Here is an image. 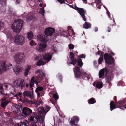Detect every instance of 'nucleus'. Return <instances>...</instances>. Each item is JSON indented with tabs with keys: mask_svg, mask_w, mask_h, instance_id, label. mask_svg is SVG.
Masks as SVG:
<instances>
[{
	"mask_svg": "<svg viewBox=\"0 0 126 126\" xmlns=\"http://www.w3.org/2000/svg\"><path fill=\"white\" fill-rule=\"evenodd\" d=\"M55 32V30L52 28H49L46 29L45 33L46 36L44 34L39 35L37 36L38 39L42 43L39 45H38L36 46V49L39 52H42L46 47L47 46L46 43L47 41L49 40V39L47 35L51 36Z\"/></svg>",
	"mask_w": 126,
	"mask_h": 126,
	"instance_id": "nucleus-1",
	"label": "nucleus"
},
{
	"mask_svg": "<svg viewBox=\"0 0 126 126\" xmlns=\"http://www.w3.org/2000/svg\"><path fill=\"white\" fill-rule=\"evenodd\" d=\"M99 78H105L106 82H109L112 80L113 78V74L112 72L109 70L106 67L101 69L99 72Z\"/></svg>",
	"mask_w": 126,
	"mask_h": 126,
	"instance_id": "nucleus-2",
	"label": "nucleus"
},
{
	"mask_svg": "<svg viewBox=\"0 0 126 126\" xmlns=\"http://www.w3.org/2000/svg\"><path fill=\"white\" fill-rule=\"evenodd\" d=\"M23 25V20L18 19L14 22L11 25V27L14 32L15 33H18L21 31Z\"/></svg>",
	"mask_w": 126,
	"mask_h": 126,
	"instance_id": "nucleus-3",
	"label": "nucleus"
},
{
	"mask_svg": "<svg viewBox=\"0 0 126 126\" xmlns=\"http://www.w3.org/2000/svg\"><path fill=\"white\" fill-rule=\"evenodd\" d=\"M116 105L114 104V102L113 101H111L110 103V109L112 111L113 109L117 108H119L122 110L126 108V98H125L124 100L121 102H116Z\"/></svg>",
	"mask_w": 126,
	"mask_h": 126,
	"instance_id": "nucleus-4",
	"label": "nucleus"
},
{
	"mask_svg": "<svg viewBox=\"0 0 126 126\" xmlns=\"http://www.w3.org/2000/svg\"><path fill=\"white\" fill-rule=\"evenodd\" d=\"M24 53H16L13 56L15 62L17 64H21L24 61Z\"/></svg>",
	"mask_w": 126,
	"mask_h": 126,
	"instance_id": "nucleus-5",
	"label": "nucleus"
},
{
	"mask_svg": "<svg viewBox=\"0 0 126 126\" xmlns=\"http://www.w3.org/2000/svg\"><path fill=\"white\" fill-rule=\"evenodd\" d=\"M51 109V107L47 105H46L44 107H39L38 109V115H41L42 117H45L46 113Z\"/></svg>",
	"mask_w": 126,
	"mask_h": 126,
	"instance_id": "nucleus-6",
	"label": "nucleus"
},
{
	"mask_svg": "<svg viewBox=\"0 0 126 126\" xmlns=\"http://www.w3.org/2000/svg\"><path fill=\"white\" fill-rule=\"evenodd\" d=\"M30 120L33 121V122L31 123V126H37V122L38 121L37 114L35 112H33L32 115L30 116Z\"/></svg>",
	"mask_w": 126,
	"mask_h": 126,
	"instance_id": "nucleus-7",
	"label": "nucleus"
},
{
	"mask_svg": "<svg viewBox=\"0 0 126 126\" xmlns=\"http://www.w3.org/2000/svg\"><path fill=\"white\" fill-rule=\"evenodd\" d=\"M104 58L106 63L110 65L113 63L114 60L111 55L105 53L104 55Z\"/></svg>",
	"mask_w": 126,
	"mask_h": 126,
	"instance_id": "nucleus-8",
	"label": "nucleus"
},
{
	"mask_svg": "<svg viewBox=\"0 0 126 126\" xmlns=\"http://www.w3.org/2000/svg\"><path fill=\"white\" fill-rule=\"evenodd\" d=\"M10 86L9 84H0V95H3L4 96V98H5V96L6 95H7V96H11V94L13 95H14L13 94L12 92L11 93L10 95V94H5L4 92L3 87H5V89H7L8 87Z\"/></svg>",
	"mask_w": 126,
	"mask_h": 126,
	"instance_id": "nucleus-9",
	"label": "nucleus"
},
{
	"mask_svg": "<svg viewBox=\"0 0 126 126\" xmlns=\"http://www.w3.org/2000/svg\"><path fill=\"white\" fill-rule=\"evenodd\" d=\"M14 38V42L17 45H22L23 44L24 37L22 35L17 34Z\"/></svg>",
	"mask_w": 126,
	"mask_h": 126,
	"instance_id": "nucleus-10",
	"label": "nucleus"
},
{
	"mask_svg": "<svg viewBox=\"0 0 126 126\" xmlns=\"http://www.w3.org/2000/svg\"><path fill=\"white\" fill-rule=\"evenodd\" d=\"M38 79V77H32L30 81V90H31L32 91L33 90V87H34V83L36 84L37 86L38 87V86L39 85L38 81L39 82H40Z\"/></svg>",
	"mask_w": 126,
	"mask_h": 126,
	"instance_id": "nucleus-11",
	"label": "nucleus"
},
{
	"mask_svg": "<svg viewBox=\"0 0 126 126\" xmlns=\"http://www.w3.org/2000/svg\"><path fill=\"white\" fill-rule=\"evenodd\" d=\"M74 8V9L77 10L81 16L84 21H86V18L85 16V14L86 13V11H84L83 8H79L76 6H75Z\"/></svg>",
	"mask_w": 126,
	"mask_h": 126,
	"instance_id": "nucleus-12",
	"label": "nucleus"
},
{
	"mask_svg": "<svg viewBox=\"0 0 126 126\" xmlns=\"http://www.w3.org/2000/svg\"><path fill=\"white\" fill-rule=\"evenodd\" d=\"M23 79H18L13 82L14 85L17 88L23 89Z\"/></svg>",
	"mask_w": 126,
	"mask_h": 126,
	"instance_id": "nucleus-13",
	"label": "nucleus"
},
{
	"mask_svg": "<svg viewBox=\"0 0 126 126\" xmlns=\"http://www.w3.org/2000/svg\"><path fill=\"white\" fill-rule=\"evenodd\" d=\"M14 110L15 111L19 113L20 116H23L24 108L22 107L20 104L18 105H16L15 106Z\"/></svg>",
	"mask_w": 126,
	"mask_h": 126,
	"instance_id": "nucleus-14",
	"label": "nucleus"
},
{
	"mask_svg": "<svg viewBox=\"0 0 126 126\" xmlns=\"http://www.w3.org/2000/svg\"><path fill=\"white\" fill-rule=\"evenodd\" d=\"M12 65L11 64H7L4 62H0V72L5 71L7 70V67H10Z\"/></svg>",
	"mask_w": 126,
	"mask_h": 126,
	"instance_id": "nucleus-15",
	"label": "nucleus"
},
{
	"mask_svg": "<svg viewBox=\"0 0 126 126\" xmlns=\"http://www.w3.org/2000/svg\"><path fill=\"white\" fill-rule=\"evenodd\" d=\"M75 68H73V69L75 77L76 78H79L81 77L82 72L80 71V69L79 67L76 66H75Z\"/></svg>",
	"mask_w": 126,
	"mask_h": 126,
	"instance_id": "nucleus-16",
	"label": "nucleus"
},
{
	"mask_svg": "<svg viewBox=\"0 0 126 126\" xmlns=\"http://www.w3.org/2000/svg\"><path fill=\"white\" fill-rule=\"evenodd\" d=\"M45 117H42L41 115H38V121L37 122V126H45L44 124Z\"/></svg>",
	"mask_w": 126,
	"mask_h": 126,
	"instance_id": "nucleus-17",
	"label": "nucleus"
},
{
	"mask_svg": "<svg viewBox=\"0 0 126 126\" xmlns=\"http://www.w3.org/2000/svg\"><path fill=\"white\" fill-rule=\"evenodd\" d=\"M70 58L71 61L70 64L74 65L77 63V60L74 58L75 55L73 52H70Z\"/></svg>",
	"mask_w": 126,
	"mask_h": 126,
	"instance_id": "nucleus-18",
	"label": "nucleus"
},
{
	"mask_svg": "<svg viewBox=\"0 0 126 126\" xmlns=\"http://www.w3.org/2000/svg\"><path fill=\"white\" fill-rule=\"evenodd\" d=\"M24 118L27 116L30 115L32 113V110L30 108L27 107H24Z\"/></svg>",
	"mask_w": 126,
	"mask_h": 126,
	"instance_id": "nucleus-19",
	"label": "nucleus"
},
{
	"mask_svg": "<svg viewBox=\"0 0 126 126\" xmlns=\"http://www.w3.org/2000/svg\"><path fill=\"white\" fill-rule=\"evenodd\" d=\"M24 96H26L30 97L32 99H33V92H31L30 91H24Z\"/></svg>",
	"mask_w": 126,
	"mask_h": 126,
	"instance_id": "nucleus-20",
	"label": "nucleus"
},
{
	"mask_svg": "<svg viewBox=\"0 0 126 126\" xmlns=\"http://www.w3.org/2000/svg\"><path fill=\"white\" fill-rule=\"evenodd\" d=\"M93 85L94 86L99 89L102 88L103 86L102 83L100 81H95L93 83Z\"/></svg>",
	"mask_w": 126,
	"mask_h": 126,
	"instance_id": "nucleus-21",
	"label": "nucleus"
},
{
	"mask_svg": "<svg viewBox=\"0 0 126 126\" xmlns=\"http://www.w3.org/2000/svg\"><path fill=\"white\" fill-rule=\"evenodd\" d=\"M1 101L0 106L3 108H4L9 103V101H8L6 100L5 98L4 99L2 98H1L0 101Z\"/></svg>",
	"mask_w": 126,
	"mask_h": 126,
	"instance_id": "nucleus-22",
	"label": "nucleus"
},
{
	"mask_svg": "<svg viewBox=\"0 0 126 126\" xmlns=\"http://www.w3.org/2000/svg\"><path fill=\"white\" fill-rule=\"evenodd\" d=\"M23 69L22 67L19 66H18L16 67L13 69L15 73L17 75L21 72Z\"/></svg>",
	"mask_w": 126,
	"mask_h": 126,
	"instance_id": "nucleus-23",
	"label": "nucleus"
},
{
	"mask_svg": "<svg viewBox=\"0 0 126 126\" xmlns=\"http://www.w3.org/2000/svg\"><path fill=\"white\" fill-rule=\"evenodd\" d=\"M52 55L49 53H46L43 56V59L45 60L49 61L51 59Z\"/></svg>",
	"mask_w": 126,
	"mask_h": 126,
	"instance_id": "nucleus-24",
	"label": "nucleus"
},
{
	"mask_svg": "<svg viewBox=\"0 0 126 126\" xmlns=\"http://www.w3.org/2000/svg\"><path fill=\"white\" fill-rule=\"evenodd\" d=\"M81 76L82 78L84 79H85L86 78H87L88 80H89L90 79V76L87 74L85 72H82Z\"/></svg>",
	"mask_w": 126,
	"mask_h": 126,
	"instance_id": "nucleus-25",
	"label": "nucleus"
},
{
	"mask_svg": "<svg viewBox=\"0 0 126 126\" xmlns=\"http://www.w3.org/2000/svg\"><path fill=\"white\" fill-rule=\"evenodd\" d=\"M31 66L30 65H28L27 66L25 70V72L24 73V76L25 77H26L27 76L31 68Z\"/></svg>",
	"mask_w": 126,
	"mask_h": 126,
	"instance_id": "nucleus-26",
	"label": "nucleus"
},
{
	"mask_svg": "<svg viewBox=\"0 0 126 126\" xmlns=\"http://www.w3.org/2000/svg\"><path fill=\"white\" fill-rule=\"evenodd\" d=\"M27 38L28 39L31 40L33 38V35L32 32H31L27 33Z\"/></svg>",
	"mask_w": 126,
	"mask_h": 126,
	"instance_id": "nucleus-27",
	"label": "nucleus"
},
{
	"mask_svg": "<svg viewBox=\"0 0 126 126\" xmlns=\"http://www.w3.org/2000/svg\"><path fill=\"white\" fill-rule=\"evenodd\" d=\"M45 74L44 73H40L38 77V79L40 78V79L42 80H43L45 76Z\"/></svg>",
	"mask_w": 126,
	"mask_h": 126,
	"instance_id": "nucleus-28",
	"label": "nucleus"
},
{
	"mask_svg": "<svg viewBox=\"0 0 126 126\" xmlns=\"http://www.w3.org/2000/svg\"><path fill=\"white\" fill-rule=\"evenodd\" d=\"M83 26L84 28L87 29L90 28L91 26V25L90 23L86 22L84 23Z\"/></svg>",
	"mask_w": 126,
	"mask_h": 126,
	"instance_id": "nucleus-29",
	"label": "nucleus"
},
{
	"mask_svg": "<svg viewBox=\"0 0 126 126\" xmlns=\"http://www.w3.org/2000/svg\"><path fill=\"white\" fill-rule=\"evenodd\" d=\"M96 101L94 98L92 97L88 100V102L89 104H93L96 102Z\"/></svg>",
	"mask_w": 126,
	"mask_h": 126,
	"instance_id": "nucleus-30",
	"label": "nucleus"
},
{
	"mask_svg": "<svg viewBox=\"0 0 126 126\" xmlns=\"http://www.w3.org/2000/svg\"><path fill=\"white\" fill-rule=\"evenodd\" d=\"M24 105L31 104L32 103V102L27 99H25L24 97Z\"/></svg>",
	"mask_w": 126,
	"mask_h": 126,
	"instance_id": "nucleus-31",
	"label": "nucleus"
},
{
	"mask_svg": "<svg viewBox=\"0 0 126 126\" xmlns=\"http://www.w3.org/2000/svg\"><path fill=\"white\" fill-rule=\"evenodd\" d=\"M45 64V63L44 61L41 60H40L38 61L36 65L37 66H40L44 65Z\"/></svg>",
	"mask_w": 126,
	"mask_h": 126,
	"instance_id": "nucleus-32",
	"label": "nucleus"
},
{
	"mask_svg": "<svg viewBox=\"0 0 126 126\" xmlns=\"http://www.w3.org/2000/svg\"><path fill=\"white\" fill-rule=\"evenodd\" d=\"M71 34L70 33H69V31H67V32H63V33H66L67 32L68 33V35H69V36H71L72 35H75V33L74 32V31L73 29H72L71 30Z\"/></svg>",
	"mask_w": 126,
	"mask_h": 126,
	"instance_id": "nucleus-33",
	"label": "nucleus"
},
{
	"mask_svg": "<svg viewBox=\"0 0 126 126\" xmlns=\"http://www.w3.org/2000/svg\"><path fill=\"white\" fill-rule=\"evenodd\" d=\"M77 62L78 65L81 67L83 64L81 59L80 58L77 61Z\"/></svg>",
	"mask_w": 126,
	"mask_h": 126,
	"instance_id": "nucleus-34",
	"label": "nucleus"
},
{
	"mask_svg": "<svg viewBox=\"0 0 126 126\" xmlns=\"http://www.w3.org/2000/svg\"><path fill=\"white\" fill-rule=\"evenodd\" d=\"M103 54L101 55L99 59L98 60V64H101L102 63V61L103 60Z\"/></svg>",
	"mask_w": 126,
	"mask_h": 126,
	"instance_id": "nucleus-35",
	"label": "nucleus"
},
{
	"mask_svg": "<svg viewBox=\"0 0 126 126\" xmlns=\"http://www.w3.org/2000/svg\"><path fill=\"white\" fill-rule=\"evenodd\" d=\"M43 90V88L42 86L37 87L35 90L36 92H39V91H41Z\"/></svg>",
	"mask_w": 126,
	"mask_h": 126,
	"instance_id": "nucleus-36",
	"label": "nucleus"
},
{
	"mask_svg": "<svg viewBox=\"0 0 126 126\" xmlns=\"http://www.w3.org/2000/svg\"><path fill=\"white\" fill-rule=\"evenodd\" d=\"M74 120L76 123H77L79 120V117L77 116H75L73 117L72 118Z\"/></svg>",
	"mask_w": 126,
	"mask_h": 126,
	"instance_id": "nucleus-37",
	"label": "nucleus"
},
{
	"mask_svg": "<svg viewBox=\"0 0 126 126\" xmlns=\"http://www.w3.org/2000/svg\"><path fill=\"white\" fill-rule=\"evenodd\" d=\"M6 35L8 38H11L12 37V35L10 31H8L6 32Z\"/></svg>",
	"mask_w": 126,
	"mask_h": 126,
	"instance_id": "nucleus-38",
	"label": "nucleus"
},
{
	"mask_svg": "<svg viewBox=\"0 0 126 126\" xmlns=\"http://www.w3.org/2000/svg\"><path fill=\"white\" fill-rule=\"evenodd\" d=\"M45 12V11L44 10V9L43 8H41L40 11H39V12L43 16L44 14V13Z\"/></svg>",
	"mask_w": 126,
	"mask_h": 126,
	"instance_id": "nucleus-39",
	"label": "nucleus"
},
{
	"mask_svg": "<svg viewBox=\"0 0 126 126\" xmlns=\"http://www.w3.org/2000/svg\"><path fill=\"white\" fill-rule=\"evenodd\" d=\"M53 97L56 101L59 98V96L57 94V93L54 94H53Z\"/></svg>",
	"mask_w": 126,
	"mask_h": 126,
	"instance_id": "nucleus-40",
	"label": "nucleus"
},
{
	"mask_svg": "<svg viewBox=\"0 0 126 126\" xmlns=\"http://www.w3.org/2000/svg\"><path fill=\"white\" fill-rule=\"evenodd\" d=\"M70 123L71 125V126H75L76 125L75 124V123H76V122L74 120H73V119H71V120L70 121Z\"/></svg>",
	"mask_w": 126,
	"mask_h": 126,
	"instance_id": "nucleus-41",
	"label": "nucleus"
},
{
	"mask_svg": "<svg viewBox=\"0 0 126 126\" xmlns=\"http://www.w3.org/2000/svg\"><path fill=\"white\" fill-rule=\"evenodd\" d=\"M33 18L34 17L32 16H29L27 18V21H29L31 20H32L33 19Z\"/></svg>",
	"mask_w": 126,
	"mask_h": 126,
	"instance_id": "nucleus-42",
	"label": "nucleus"
},
{
	"mask_svg": "<svg viewBox=\"0 0 126 126\" xmlns=\"http://www.w3.org/2000/svg\"><path fill=\"white\" fill-rule=\"evenodd\" d=\"M69 49L70 50L73 49L74 47V46L72 44H70L68 45Z\"/></svg>",
	"mask_w": 126,
	"mask_h": 126,
	"instance_id": "nucleus-43",
	"label": "nucleus"
},
{
	"mask_svg": "<svg viewBox=\"0 0 126 126\" xmlns=\"http://www.w3.org/2000/svg\"><path fill=\"white\" fill-rule=\"evenodd\" d=\"M24 122H20L16 124V126H23Z\"/></svg>",
	"mask_w": 126,
	"mask_h": 126,
	"instance_id": "nucleus-44",
	"label": "nucleus"
},
{
	"mask_svg": "<svg viewBox=\"0 0 126 126\" xmlns=\"http://www.w3.org/2000/svg\"><path fill=\"white\" fill-rule=\"evenodd\" d=\"M29 123L25 120H24V126H29Z\"/></svg>",
	"mask_w": 126,
	"mask_h": 126,
	"instance_id": "nucleus-45",
	"label": "nucleus"
},
{
	"mask_svg": "<svg viewBox=\"0 0 126 126\" xmlns=\"http://www.w3.org/2000/svg\"><path fill=\"white\" fill-rule=\"evenodd\" d=\"M30 45L32 46L35 45L36 44L33 40H32L30 43Z\"/></svg>",
	"mask_w": 126,
	"mask_h": 126,
	"instance_id": "nucleus-46",
	"label": "nucleus"
},
{
	"mask_svg": "<svg viewBox=\"0 0 126 126\" xmlns=\"http://www.w3.org/2000/svg\"><path fill=\"white\" fill-rule=\"evenodd\" d=\"M58 2H59L61 4L62 3L66 4L65 2V1L64 0H57Z\"/></svg>",
	"mask_w": 126,
	"mask_h": 126,
	"instance_id": "nucleus-47",
	"label": "nucleus"
},
{
	"mask_svg": "<svg viewBox=\"0 0 126 126\" xmlns=\"http://www.w3.org/2000/svg\"><path fill=\"white\" fill-rule=\"evenodd\" d=\"M96 6L97 7V8L99 9L101 7V4L100 3H97L96 4Z\"/></svg>",
	"mask_w": 126,
	"mask_h": 126,
	"instance_id": "nucleus-48",
	"label": "nucleus"
},
{
	"mask_svg": "<svg viewBox=\"0 0 126 126\" xmlns=\"http://www.w3.org/2000/svg\"><path fill=\"white\" fill-rule=\"evenodd\" d=\"M3 26L4 25L3 22L0 21V29L2 28Z\"/></svg>",
	"mask_w": 126,
	"mask_h": 126,
	"instance_id": "nucleus-49",
	"label": "nucleus"
},
{
	"mask_svg": "<svg viewBox=\"0 0 126 126\" xmlns=\"http://www.w3.org/2000/svg\"><path fill=\"white\" fill-rule=\"evenodd\" d=\"M58 124L59 126L62 125L63 122L62 121V120L60 119H59L58 120Z\"/></svg>",
	"mask_w": 126,
	"mask_h": 126,
	"instance_id": "nucleus-50",
	"label": "nucleus"
},
{
	"mask_svg": "<svg viewBox=\"0 0 126 126\" xmlns=\"http://www.w3.org/2000/svg\"><path fill=\"white\" fill-rule=\"evenodd\" d=\"M59 114L60 116L62 118H64L65 117L64 115L62 113H59Z\"/></svg>",
	"mask_w": 126,
	"mask_h": 126,
	"instance_id": "nucleus-51",
	"label": "nucleus"
},
{
	"mask_svg": "<svg viewBox=\"0 0 126 126\" xmlns=\"http://www.w3.org/2000/svg\"><path fill=\"white\" fill-rule=\"evenodd\" d=\"M40 55L37 56L35 58H34V60L35 61L39 59H40Z\"/></svg>",
	"mask_w": 126,
	"mask_h": 126,
	"instance_id": "nucleus-52",
	"label": "nucleus"
},
{
	"mask_svg": "<svg viewBox=\"0 0 126 126\" xmlns=\"http://www.w3.org/2000/svg\"><path fill=\"white\" fill-rule=\"evenodd\" d=\"M79 57L80 58H85V55L84 54H82L80 55Z\"/></svg>",
	"mask_w": 126,
	"mask_h": 126,
	"instance_id": "nucleus-53",
	"label": "nucleus"
},
{
	"mask_svg": "<svg viewBox=\"0 0 126 126\" xmlns=\"http://www.w3.org/2000/svg\"><path fill=\"white\" fill-rule=\"evenodd\" d=\"M21 93H18L17 94H16L14 96L15 97H16L17 98V96H19L20 97H21Z\"/></svg>",
	"mask_w": 126,
	"mask_h": 126,
	"instance_id": "nucleus-54",
	"label": "nucleus"
},
{
	"mask_svg": "<svg viewBox=\"0 0 126 126\" xmlns=\"http://www.w3.org/2000/svg\"><path fill=\"white\" fill-rule=\"evenodd\" d=\"M0 2L2 4H5V2L4 0H0Z\"/></svg>",
	"mask_w": 126,
	"mask_h": 126,
	"instance_id": "nucleus-55",
	"label": "nucleus"
},
{
	"mask_svg": "<svg viewBox=\"0 0 126 126\" xmlns=\"http://www.w3.org/2000/svg\"><path fill=\"white\" fill-rule=\"evenodd\" d=\"M29 86L30 87H29V85L28 84H27L26 85V87L27 88V90H30V86Z\"/></svg>",
	"mask_w": 126,
	"mask_h": 126,
	"instance_id": "nucleus-56",
	"label": "nucleus"
},
{
	"mask_svg": "<svg viewBox=\"0 0 126 126\" xmlns=\"http://www.w3.org/2000/svg\"><path fill=\"white\" fill-rule=\"evenodd\" d=\"M50 100L51 102H52V103L54 104H55V103L56 101L55 100H55H54L52 99H50Z\"/></svg>",
	"mask_w": 126,
	"mask_h": 126,
	"instance_id": "nucleus-57",
	"label": "nucleus"
},
{
	"mask_svg": "<svg viewBox=\"0 0 126 126\" xmlns=\"http://www.w3.org/2000/svg\"><path fill=\"white\" fill-rule=\"evenodd\" d=\"M111 30V28L110 27H108L107 28V31L109 32H110Z\"/></svg>",
	"mask_w": 126,
	"mask_h": 126,
	"instance_id": "nucleus-58",
	"label": "nucleus"
},
{
	"mask_svg": "<svg viewBox=\"0 0 126 126\" xmlns=\"http://www.w3.org/2000/svg\"><path fill=\"white\" fill-rule=\"evenodd\" d=\"M40 71H41V70H40L38 69L36 71L35 73L36 74H38V73H40Z\"/></svg>",
	"mask_w": 126,
	"mask_h": 126,
	"instance_id": "nucleus-59",
	"label": "nucleus"
},
{
	"mask_svg": "<svg viewBox=\"0 0 126 126\" xmlns=\"http://www.w3.org/2000/svg\"><path fill=\"white\" fill-rule=\"evenodd\" d=\"M107 15H108V16H109V17H110V13L109 12V11H108L107 12Z\"/></svg>",
	"mask_w": 126,
	"mask_h": 126,
	"instance_id": "nucleus-60",
	"label": "nucleus"
},
{
	"mask_svg": "<svg viewBox=\"0 0 126 126\" xmlns=\"http://www.w3.org/2000/svg\"><path fill=\"white\" fill-rule=\"evenodd\" d=\"M94 30L95 32H96L98 31V28L97 27H95L94 29Z\"/></svg>",
	"mask_w": 126,
	"mask_h": 126,
	"instance_id": "nucleus-61",
	"label": "nucleus"
},
{
	"mask_svg": "<svg viewBox=\"0 0 126 126\" xmlns=\"http://www.w3.org/2000/svg\"><path fill=\"white\" fill-rule=\"evenodd\" d=\"M102 51H98V52L97 53V54L98 55H99L100 54H102Z\"/></svg>",
	"mask_w": 126,
	"mask_h": 126,
	"instance_id": "nucleus-62",
	"label": "nucleus"
},
{
	"mask_svg": "<svg viewBox=\"0 0 126 126\" xmlns=\"http://www.w3.org/2000/svg\"><path fill=\"white\" fill-rule=\"evenodd\" d=\"M20 1L19 0H16V4H18L19 3Z\"/></svg>",
	"mask_w": 126,
	"mask_h": 126,
	"instance_id": "nucleus-63",
	"label": "nucleus"
},
{
	"mask_svg": "<svg viewBox=\"0 0 126 126\" xmlns=\"http://www.w3.org/2000/svg\"><path fill=\"white\" fill-rule=\"evenodd\" d=\"M37 94V95L38 96H41V95L40 94V93L39 92H36Z\"/></svg>",
	"mask_w": 126,
	"mask_h": 126,
	"instance_id": "nucleus-64",
	"label": "nucleus"
}]
</instances>
